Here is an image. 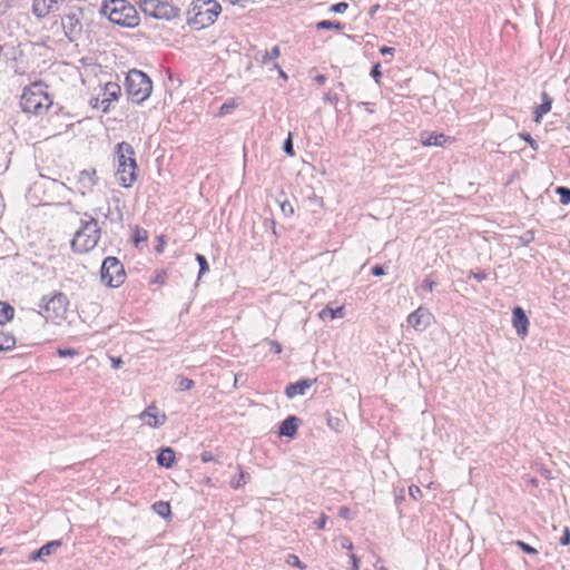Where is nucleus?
Listing matches in <instances>:
<instances>
[{"instance_id": "obj_22", "label": "nucleus", "mask_w": 570, "mask_h": 570, "mask_svg": "<svg viewBox=\"0 0 570 570\" xmlns=\"http://www.w3.org/2000/svg\"><path fill=\"white\" fill-rule=\"evenodd\" d=\"M153 511L164 520H169L171 517V508L167 501H158L154 503Z\"/></svg>"}, {"instance_id": "obj_4", "label": "nucleus", "mask_w": 570, "mask_h": 570, "mask_svg": "<svg viewBox=\"0 0 570 570\" xmlns=\"http://www.w3.org/2000/svg\"><path fill=\"white\" fill-rule=\"evenodd\" d=\"M222 13L215 0H194L186 12V22L194 30H203L215 23Z\"/></svg>"}, {"instance_id": "obj_3", "label": "nucleus", "mask_w": 570, "mask_h": 570, "mask_svg": "<svg viewBox=\"0 0 570 570\" xmlns=\"http://www.w3.org/2000/svg\"><path fill=\"white\" fill-rule=\"evenodd\" d=\"M100 14L110 23L126 29H135L140 23L137 9L127 0H104Z\"/></svg>"}, {"instance_id": "obj_20", "label": "nucleus", "mask_w": 570, "mask_h": 570, "mask_svg": "<svg viewBox=\"0 0 570 570\" xmlns=\"http://www.w3.org/2000/svg\"><path fill=\"white\" fill-rule=\"evenodd\" d=\"M541 104L535 107L533 111V120L535 124H540L543 116L547 115L552 108V99L546 92L541 95Z\"/></svg>"}, {"instance_id": "obj_23", "label": "nucleus", "mask_w": 570, "mask_h": 570, "mask_svg": "<svg viewBox=\"0 0 570 570\" xmlns=\"http://www.w3.org/2000/svg\"><path fill=\"white\" fill-rule=\"evenodd\" d=\"M13 315L14 308L9 303L0 301V325L10 322Z\"/></svg>"}, {"instance_id": "obj_1", "label": "nucleus", "mask_w": 570, "mask_h": 570, "mask_svg": "<svg viewBox=\"0 0 570 570\" xmlns=\"http://www.w3.org/2000/svg\"><path fill=\"white\" fill-rule=\"evenodd\" d=\"M138 165L135 157V150L128 142H119L114 151V177L117 184L129 189L137 180Z\"/></svg>"}, {"instance_id": "obj_42", "label": "nucleus", "mask_w": 570, "mask_h": 570, "mask_svg": "<svg viewBox=\"0 0 570 570\" xmlns=\"http://www.w3.org/2000/svg\"><path fill=\"white\" fill-rule=\"evenodd\" d=\"M560 543L563 547H567L570 544V530L568 528L563 529L562 537L560 539Z\"/></svg>"}, {"instance_id": "obj_51", "label": "nucleus", "mask_w": 570, "mask_h": 570, "mask_svg": "<svg viewBox=\"0 0 570 570\" xmlns=\"http://www.w3.org/2000/svg\"><path fill=\"white\" fill-rule=\"evenodd\" d=\"M158 242H159V245H158V247H157V253H159V254H160V253H163V250H164V244H165V243H164V238H163V237H159Z\"/></svg>"}, {"instance_id": "obj_24", "label": "nucleus", "mask_w": 570, "mask_h": 570, "mask_svg": "<svg viewBox=\"0 0 570 570\" xmlns=\"http://www.w3.org/2000/svg\"><path fill=\"white\" fill-rule=\"evenodd\" d=\"M279 48L274 46L269 51L265 52L263 56V63L268 66L272 69L275 65H278L277 59L279 57Z\"/></svg>"}, {"instance_id": "obj_54", "label": "nucleus", "mask_w": 570, "mask_h": 570, "mask_svg": "<svg viewBox=\"0 0 570 570\" xmlns=\"http://www.w3.org/2000/svg\"><path fill=\"white\" fill-rule=\"evenodd\" d=\"M29 559L32 560V561H36V550L30 552Z\"/></svg>"}, {"instance_id": "obj_9", "label": "nucleus", "mask_w": 570, "mask_h": 570, "mask_svg": "<svg viewBox=\"0 0 570 570\" xmlns=\"http://www.w3.org/2000/svg\"><path fill=\"white\" fill-rule=\"evenodd\" d=\"M141 10L155 20L170 21L179 17L178 8L161 0H144Z\"/></svg>"}, {"instance_id": "obj_45", "label": "nucleus", "mask_w": 570, "mask_h": 570, "mask_svg": "<svg viewBox=\"0 0 570 570\" xmlns=\"http://www.w3.org/2000/svg\"><path fill=\"white\" fill-rule=\"evenodd\" d=\"M271 70H275L284 81L288 79L286 72L281 68L279 65H275Z\"/></svg>"}, {"instance_id": "obj_35", "label": "nucleus", "mask_w": 570, "mask_h": 570, "mask_svg": "<svg viewBox=\"0 0 570 570\" xmlns=\"http://www.w3.org/2000/svg\"><path fill=\"white\" fill-rule=\"evenodd\" d=\"M371 76H372L375 85L379 86L381 83V78H382V70H381V65L380 63H375L372 67Z\"/></svg>"}, {"instance_id": "obj_26", "label": "nucleus", "mask_w": 570, "mask_h": 570, "mask_svg": "<svg viewBox=\"0 0 570 570\" xmlns=\"http://www.w3.org/2000/svg\"><path fill=\"white\" fill-rule=\"evenodd\" d=\"M60 547H61V541H59V540H55V541H51V542L45 544L43 547L38 549V559H43L46 557H49L52 553V551L59 549Z\"/></svg>"}, {"instance_id": "obj_41", "label": "nucleus", "mask_w": 570, "mask_h": 570, "mask_svg": "<svg viewBox=\"0 0 570 570\" xmlns=\"http://www.w3.org/2000/svg\"><path fill=\"white\" fill-rule=\"evenodd\" d=\"M348 6L345 2H338L332 7V12L334 13H344L347 10Z\"/></svg>"}, {"instance_id": "obj_55", "label": "nucleus", "mask_w": 570, "mask_h": 570, "mask_svg": "<svg viewBox=\"0 0 570 570\" xmlns=\"http://www.w3.org/2000/svg\"><path fill=\"white\" fill-rule=\"evenodd\" d=\"M344 546H345V548H347L348 550H351V549L353 548L352 542H351V541H348V540L345 542V544H344Z\"/></svg>"}, {"instance_id": "obj_5", "label": "nucleus", "mask_w": 570, "mask_h": 570, "mask_svg": "<svg viewBox=\"0 0 570 570\" xmlns=\"http://www.w3.org/2000/svg\"><path fill=\"white\" fill-rule=\"evenodd\" d=\"M100 239V228L94 218L85 220L76 230L71 242V250L77 255H86L92 252Z\"/></svg>"}, {"instance_id": "obj_58", "label": "nucleus", "mask_w": 570, "mask_h": 570, "mask_svg": "<svg viewBox=\"0 0 570 570\" xmlns=\"http://www.w3.org/2000/svg\"><path fill=\"white\" fill-rule=\"evenodd\" d=\"M377 8H379L377 6H376V7H374V8L372 9L371 13L373 14L374 12H376Z\"/></svg>"}, {"instance_id": "obj_19", "label": "nucleus", "mask_w": 570, "mask_h": 570, "mask_svg": "<svg viewBox=\"0 0 570 570\" xmlns=\"http://www.w3.org/2000/svg\"><path fill=\"white\" fill-rule=\"evenodd\" d=\"M156 462L160 468L171 469L176 463V454L171 448H163L156 455Z\"/></svg>"}, {"instance_id": "obj_2", "label": "nucleus", "mask_w": 570, "mask_h": 570, "mask_svg": "<svg viewBox=\"0 0 570 570\" xmlns=\"http://www.w3.org/2000/svg\"><path fill=\"white\" fill-rule=\"evenodd\" d=\"M40 314L47 323L62 327L73 324L77 312L70 306L68 298L57 292L42 297Z\"/></svg>"}, {"instance_id": "obj_52", "label": "nucleus", "mask_w": 570, "mask_h": 570, "mask_svg": "<svg viewBox=\"0 0 570 570\" xmlns=\"http://www.w3.org/2000/svg\"><path fill=\"white\" fill-rule=\"evenodd\" d=\"M525 239H527V242H532L534 239V233L533 232H528L525 234Z\"/></svg>"}, {"instance_id": "obj_10", "label": "nucleus", "mask_w": 570, "mask_h": 570, "mask_svg": "<svg viewBox=\"0 0 570 570\" xmlns=\"http://www.w3.org/2000/svg\"><path fill=\"white\" fill-rule=\"evenodd\" d=\"M138 422L141 428L155 431L161 429L167 422L166 413L160 410L156 403H150L142 410L138 416Z\"/></svg>"}, {"instance_id": "obj_8", "label": "nucleus", "mask_w": 570, "mask_h": 570, "mask_svg": "<svg viewBox=\"0 0 570 570\" xmlns=\"http://www.w3.org/2000/svg\"><path fill=\"white\" fill-rule=\"evenodd\" d=\"M127 279L124 264L115 256L106 257L100 266L99 281L108 289L120 288Z\"/></svg>"}, {"instance_id": "obj_50", "label": "nucleus", "mask_w": 570, "mask_h": 570, "mask_svg": "<svg viewBox=\"0 0 570 570\" xmlns=\"http://www.w3.org/2000/svg\"><path fill=\"white\" fill-rule=\"evenodd\" d=\"M351 561H352L353 569L358 570V559L356 558L355 554L351 556Z\"/></svg>"}, {"instance_id": "obj_29", "label": "nucleus", "mask_w": 570, "mask_h": 570, "mask_svg": "<svg viewBox=\"0 0 570 570\" xmlns=\"http://www.w3.org/2000/svg\"><path fill=\"white\" fill-rule=\"evenodd\" d=\"M279 210L285 218H289L295 214L294 205L288 200L279 203Z\"/></svg>"}, {"instance_id": "obj_48", "label": "nucleus", "mask_w": 570, "mask_h": 570, "mask_svg": "<svg viewBox=\"0 0 570 570\" xmlns=\"http://www.w3.org/2000/svg\"><path fill=\"white\" fill-rule=\"evenodd\" d=\"M380 52H381L382 55H393L394 49H393V48H391V47H382V48L380 49Z\"/></svg>"}, {"instance_id": "obj_49", "label": "nucleus", "mask_w": 570, "mask_h": 570, "mask_svg": "<svg viewBox=\"0 0 570 570\" xmlns=\"http://www.w3.org/2000/svg\"><path fill=\"white\" fill-rule=\"evenodd\" d=\"M293 564L301 570L305 569V566L299 561V559L297 557L293 558Z\"/></svg>"}, {"instance_id": "obj_53", "label": "nucleus", "mask_w": 570, "mask_h": 570, "mask_svg": "<svg viewBox=\"0 0 570 570\" xmlns=\"http://www.w3.org/2000/svg\"><path fill=\"white\" fill-rule=\"evenodd\" d=\"M30 10H31L32 14H36V0H32Z\"/></svg>"}, {"instance_id": "obj_46", "label": "nucleus", "mask_w": 570, "mask_h": 570, "mask_svg": "<svg viewBox=\"0 0 570 570\" xmlns=\"http://www.w3.org/2000/svg\"><path fill=\"white\" fill-rule=\"evenodd\" d=\"M317 28H320V29L338 28V24L334 26L330 21H321V22L317 23Z\"/></svg>"}, {"instance_id": "obj_34", "label": "nucleus", "mask_w": 570, "mask_h": 570, "mask_svg": "<svg viewBox=\"0 0 570 570\" xmlns=\"http://www.w3.org/2000/svg\"><path fill=\"white\" fill-rule=\"evenodd\" d=\"M42 3L43 8H40V3L38 2V16L41 13H48L57 7V2L53 0H42Z\"/></svg>"}, {"instance_id": "obj_15", "label": "nucleus", "mask_w": 570, "mask_h": 570, "mask_svg": "<svg viewBox=\"0 0 570 570\" xmlns=\"http://www.w3.org/2000/svg\"><path fill=\"white\" fill-rule=\"evenodd\" d=\"M35 86L36 82H31L29 86H26L20 97L19 105L26 114H36V92L32 90Z\"/></svg>"}, {"instance_id": "obj_16", "label": "nucleus", "mask_w": 570, "mask_h": 570, "mask_svg": "<svg viewBox=\"0 0 570 570\" xmlns=\"http://www.w3.org/2000/svg\"><path fill=\"white\" fill-rule=\"evenodd\" d=\"M248 482V473L240 465H235L234 472L228 478V487L234 491H238L245 488Z\"/></svg>"}, {"instance_id": "obj_21", "label": "nucleus", "mask_w": 570, "mask_h": 570, "mask_svg": "<svg viewBox=\"0 0 570 570\" xmlns=\"http://www.w3.org/2000/svg\"><path fill=\"white\" fill-rule=\"evenodd\" d=\"M309 387H311V383L307 381H299L296 383H292L285 389V395L289 400L298 397V396H303Z\"/></svg>"}, {"instance_id": "obj_40", "label": "nucleus", "mask_w": 570, "mask_h": 570, "mask_svg": "<svg viewBox=\"0 0 570 570\" xmlns=\"http://www.w3.org/2000/svg\"><path fill=\"white\" fill-rule=\"evenodd\" d=\"M77 354V351L73 348H60L58 350V355L60 357H73Z\"/></svg>"}, {"instance_id": "obj_6", "label": "nucleus", "mask_w": 570, "mask_h": 570, "mask_svg": "<svg viewBox=\"0 0 570 570\" xmlns=\"http://www.w3.org/2000/svg\"><path fill=\"white\" fill-rule=\"evenodd\" d=\"M125 91L128 99L134 104H142L153 91L150 78L139 70L128 71L125 79Z\"/></svg>"}, {"instance_id": "obj_56", "label": "nucleus", "mask_w": 570, "mask_h": 570, "mask_svg": "<svg viewBox=\"0 0 570 570\" xmlns=\"http://www.w3.org/2000/svg\"><path fill=\"white\" fill-rule=\"evenodd\" d=\"M567 128L570 130V114L567 116Z\"/></svg>"}, {"instance_id": "obj_17", "label": "nucleus", "mask_w": 570, "mask_h": 570, "mask_svg": "<svg viewBox=\"0 0 570 570\" xmlns=\"http://www.w3.org/2000/svg\"><path fill=\"white\" fill-rule=\"evenodd\" d=\"M325 420H326V426L335 432L340 433L343 431L345 426L346 416L344 413L341 412H331L327 411L325 413Z\"/></svg>"}, {"instance_id": "obj_37", "label": "nucleus", "mask_w": 570, "mask_h": 570, "mask_svg": "<svg viewBox=\"0 0 570 570\" xmlns=\"http://www.w3.org/2000/svg\"><path fill=\"white\" fill-rule=\"evenodd\" d=\"M517 546L527 554H537L538 553V550L535 548L531 547L530 544H528L523 541H518Z\"/></svg>"}, {"instance_id": "obj_7", "label": "nucleus", "mask_w": 570, "mask_h": 570, "mask_svg": "<svg viewBox=\"0 0 570 570\" xmlns=\"http://www.w3.org/2000/svg\"><path fill=\"white\" fill-rule=\"evenodd\" d=\"M121 95L120 86L115 81L99 83L92 90V96L89 100V106L92 109L100 110L104 114H109L114 105L118 102Z\"/></svg>"}, {"instance_id": "obj_32", "label": "nucleus", "mask_w": 570, "mask_h": 570, "mask_svg": "<svg viewBox=\"0 0 570 570\" xmlns=\"http://www.w3.org/2000/svg\"><path fill=\"white\" fill-rule=\"evenodd\" d=\"M196 261L198 263V278H199L209 272V267H208L206 258L203 255L197 254Z\"/></svg>"}, {"instance_id": "obj_30", "label": "nucleus", "mask_w": 570, "mask_h": 570, "mask_svg": "<svg viewBox=\"0 0 570 570\" xmlns=\"http://www.w3.org/2000/svg\"><path fill=\"white\" fill-rule=\"evenodd\" d=\"M52 105V101L47 92H38V110L39 109H49Z\"/></svg>"}, {"instance_id": "obj_14", "label": "nucleus", "mask_w": 570, "mask_h": 570, "mask_svg": "<svg viewBox=\"0 0 570 570\" xmlns=\"http://www.w3.org/2000/svg\"><path fill=\"white\" fill-rule=\"evenodd\" d=\"M75 181L83 194L91 191L98 185L97 169L90 167L80 170L75 177Z\"/></svg>"}, {"instance_id": "obj_43", "label": "nucleus", "mask_w": 570, "mask_h": 570, "mask_svg": "<svg viewBox=\"0 0 570 570\" xmlns=\"http://www.w3.org/2000/svg\"><path fill=\"white\" fill-rule=\"evenodd\" d=\"M409 494L411 498H413L414 500L419 499L421 497V490L419 487L416 485H412L409 488Z\"/></svg>"}, {"instance_id": "obj_38", "label": "nucleus", "mask_w": 570, "mask_h": 570, "mask_svg": "<svg viewBox=\"0 0 570 570\" xmlns=\"http://www.w3.org/2000/svg\"><path fill=\"white\" fill-rule=\"evenodd\" d=\"M283 149L287 156H289V157L294 156V148H293V141H292L291 135H288L287 139L285 140Z\"/></svg>"}, {"instance_id": "obj_47", "label": "nucleus", "mask_w": 570, "mask_h": 570, "mask_svg": "<svg viewBox=\"0 0 570 570\" xmlns=\"http://www.w3.org/2000/svg\"><path fill=\"white\" fill-rule=\"evenodd\" d=\"M372 274L374 276H382L384 274V271H383V267L381 266H375L372 271Z\"/></svg>"}, {"instance_id": "obj_39", "label": "nucleus", "mask_w": 570, "mask_h": 570, "mask_svg": "<svg viewBox=\"0 0 570 570\" xmlns=\"http://www.w3.org/2000/svg\"><path fill=\"white\" fill-rule=\"evenodd\" d=\"M520 138L525 141L527 144H529L530 148L533 150V151H537L538 150V145L537 142L532 139V137L529 135V134H522L520 135Z\"/></svg>"}, {"instance_id": "obj_13", "label": "nucleus", "mask_w": 570, "mask_h": 570, "mask_svg": "<svg viewBox=\"0 0 570 570\" xmlns=\"http://www.w3.org/2000/svg\"><path fill=\"white\" fill-rule=\"evenodd\" d=\"M420 141L423 147L445 148L454 144V138L443 132L431 131L422 134Z\"/></svg>"}, {"instance_id": "obj_31", "label": "nucleus", "mask_w": 570, "mask_h": 570, "mask_svg": "<svg viewBox=\"0 0 570 570\" xmlns=\"http://www.w3.org/2000/svg\"><path fill=\"white\" fill-rule=\"evenodd\" d=\"M556 194L559 196V200L562 205L570 204V188L558 187Z\"/></svg>"}, {"instance_id": "obj_28", "label": "nucleus", "mask_w": 570, "mask_h": 570, "mask_svg": "<svg viewBox=\"0 0 570 570\" xmlns=\"http://www.w3.org/2000/svg\"><path fill=\"white\" fill-rule=\"evenodd\" d=\"M147 239H148V234L145 229H141L139 227H136L134 229L132 242L137 247L141 244H145L147 242Z\"/></svg>"}, {"instance_id": "obj_12", "label": "nucleus", "mask_w": 570, "mask_h": 570, "mask_svg": "<svg viewBox=\"0 0 570 570\" xmlns=\"http://www.w3.org/2000/svg\"><path fill=\"white\" fill-rule=\"evenodd\" d=\"M511 325L519 338L523 340L528 336L530 320L525 311L521 306L513 307Z\"/></svg>"}, {"instance_id": "obj_33", "label": "nucleus", "mask_w": 570, "mask_h": 570, "mask_svg": "<svg viewBox=\"0 0 570 570\" xmlns=\"http://www.w3.org/2000/svg\"><path fill=\"white\" fill-rule=\"evenodd\" d=\"M343 307H336V308H325L321 312L320 316L323 317L324 315H328L330 318L335 320L343 316Z\"/></svg>"}, {"instance_id": "obj_11", "label": "nucleus", "mask_w": 570, "mask_h": 570, "mask_svg": "<svg viewBox=\"0 0 570 570\" xmlns=\"http://www.w3.org/2000/svg\"><path fill=\"white\" fill-rule=\"evenodd\" d=\"M434 323V316L429 308L419 306L406 316L407 326L416 333L428 331Z\"/></svg>"}, {"instance_id": "obj_44", "label": "nucleus", "mask_w": 570, "mask_h": 570, "mask_svg": "<svg viewBox=\"0 0 570 570\" xmlns=\"http://www.w3.org/2000/svg\"><path fill=\"white\" fill-rule=\"evenodd\" d=\"M269 346H271V350L275 353V354H281L283 348H282V345L276 342V341H271L269 342Z\"/></svg>"}, {"instance_id": "obj_25", "label": "nucleus", "mask_w": 570, "mask_h": 570, "mask_svg": "<svg viewBox=\"0 0 570 570\" xmlns=\"http://www.w3.org/2000/svg\"><path fill=\"white\" fill-rule=\"evenodd\" d=\"M16 345V338L11 333L0 332V352L9 351Z\"/></svg>"}, {"instance_id": "obj_27", "label": "nucleus", "mask_w": 570, "mask_h": 570, "mask_svg": "<svg viewBox=\"0 0 570 570\" xmlns=\"http://www.w3.org/2000/svg\"><path fill=\"white\" fill-rule=\"evenodd\" d=\"M239 106V100L236 98H232L227 101H225L220 107L218 108V116H226L230 114L233 110H235Z\"/></svg>"}, {"instance_id": "obj_18", "label": "nucleus", "mask_w": 570, "mask_h": 570, "mask_svg": "<svg viewBox=\"0 0 570 570\" xmlns=\"http://www.w3.org/2000/svg\"><path fill=\"white\" fill-rule=\"evenodd\" d=\"M298 425H299V420L296 416H294V415L288 416L281 423V425L278 428L279 436L293 439L297 433Z\"/></svg>"}, {"instance_id": "obj_57", "label": "nucleus", "mask_w": 570, "mask_h": 570, "mask_svg": "<svg viewBox=\"0 0 570 570\" xmlns=\"http://www.w3.org/2000/svg\"><path fill=\"white\" fill-rule=\"evenodd\" d=\"M164 276H165V273H164V272H161V273L157 276V279L160 282V281L164 278Z\"/></svg>"}, {"instance_id": "obj_36", "label": "nucleus", "mask_w": 570, "mask_h": 570, "mask_svg": "<svg viewBox=\"0 0 570 570\" xmlns=\"http://www.w3.org/2000/svg\"><path fill=\"white\" fill-rule=\"evenodd\" d=\"M200 460L204 463H218L217 455L209 451L200 453Z\"/></svg>"}]
</instances>
